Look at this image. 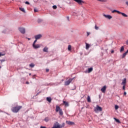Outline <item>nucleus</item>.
Returning a JSON list of instances; mask_svg holds the SVG:
<instances>
[{
	"label": "nucleus",
	"instance_id": "1",
	"mask_svg": "<svg viewBox=\"0 0 128 128\" xmlns=\"http://www.w3.org/2000/svg\"><path fill=\"white\" fill-rule=\"evenodd\" d=\"M66 124H64V122L62 123V125L60 126V124L58 122H56L54 126L52 127V128H64V125Z\"/></svg>",
	"mask_w": 128,
	"mask_h": 128
},
{
	"label": "nucleus",
	"instance_id": "2",
	"mask_svg": "<svg viewBox=\"0 0 128 128\" xmlns=\"http://www.w3.org/2000/svg\"><path fill=\"white\" fill-rule=\"evenodd\" d=\"M22 106H17L16 107H14L12 108V110L13 112H18V110H20V108H22Z\"/></svg>",
	"mask_w": 128,
	"mask_h": 128
},
{
	"label": "nucleus",
	"instance_id": "3",
	"mask_svg": "<svg viewBox=\"0 0 128 128\" xmlns=\"http://www.w3.org/2000/svg\"><path fill=\"white\" fill-rule=\"evenodd\" d=\"M74 2H78L80 6H82V4H86V2H84L82 0H74Z\"/></svg>",
	"mask_w": 128,
	"mask_h": 128
},
{
	"label": "nucleus",
	"instance_id": "4",
	"mask_svg": "<svg viewBox=\"0 0 128 128\" xmlns=\"http://www.w3.org/2000/svg\"><path fill=\"white\" fill-rule=\"evenodd\" d=\"M73 80H74V78H70L67 81L65 82L64 86L70 85V84L72 82Z\"/></svg>",
	"mask_w": 128,
	"mask_h": 128
},
{
	"label": "nucleus",
	"instance_id": "5",
	"mask_svg": "<svg viewBox=\"0 0 128 128\" xmlns=\"http://www.w3.org/2000/svg\"><path fill=\"white\" fill-rule=\"evenodd\" d=\"M18 30H20L21 34H26V29L24 28L20 27L18 28Z\"/></svg>",
	"mask_w": 128,
	"mask_h": 128
},
{
	"label": "nucleus",
	"instance_id": "6",
	"mask_svg": "<svg viewBox=\"0 0 128 128\" xmlns=\"http://www.w3.org/2000/svg\"><path fill=\"white\" fill-rule=\"evenodd\" d=\"M96 110L102 112V107L97 105L96 108L94 109L95 112H96Z\"/></svg>",
	"mask_w": 128,
	"mask_h": 128
},
{
	"label": "nucleus",
	"instance_id": "7",
	"mask_svg": "<svg viewBox=\"0 0 128 128\" xmlns=\"http://www.w3.org/2000/svg\"><path fill=\"white\" fill-rule=\"evenodd\" d=\"M103 16H104V18H108V20H111V18H112V16L110 15L103 14Z\"/></svg>",
	"mask_w": 128,
	"mask_h": 128
},
{
	"label": "nucleus",
	"instance_id": "8",
	"mask_svg": "<svg viewBox=\"0 0 128 128\" xmlns=\"http://www.w3.org/2000/svg\"><path fill=\"white\" fill-rule=\"evenodd\" d=\"M32 46L34 48L35 50H36V48H40V44H34V45H32Z\"/></svg>",
	"mask_w": 128,
	"mask_h": 128
},
{
	"label": "nucleus",
	"instance_id": "9",
	"mask_svg": "<svg viewBox=\"0 0 128 128\" xmlns=\"http://www.w3.org/2000/svg\"><path fill=\"white\" fill-rule=\"evenodd\" d=\"M42 34H39L38 35H36L34 36V38H36V40H40V38H42Z\"/></svg>",
	"mask_w": 128,
	"mask_h": 128
},
{
	"label": "nucleus",
	"instance_id": "10",
	"mask_svg": "<svg viewBox=\"0 0 128 128\" xmlns=\"http://www.w3.org/2000/svg\"><path fill=\"white\" fill-rule=\"evenodd\" d=\"M106 86H104L100 90L102 92H106Z\"/></svg>",
	"mask_w": 128,
	"mask_h": 128
},
{
	"label": "nucleus",
	"instance_id": "11",
	"mask_svg": "<svg viewBox=\"0 0 128 128\" xmlns=\"http://www.w3.org/2000/svg\"><path fill=\"white\" fill-rule=\"evenodd\" d=\"M126 78H124L122 80V82L121 83V84L123 86H126Z\"/></svg>",
	"mask_w": 128,
	"mask_h": 128
},
{
	"label": "nucleus",
	"instance_id": "12",
	"mask_svg": "<svg viewBox=\"0 0 128 128\" xmlns=\"http://www.w3.org/2000/svg\"><path fill=\"white\" fill-rule=\"evenodd\" d=\"M60 110H62V108H60V107L59 106H58V105H56V112H60Z\"/></svg>",
	"mask_w": 128,
	"mask_h": 128
},
{
	"label": "nucleus",
	"instance_id": "13",
	"mask_svg": "<svg viewBox=\"0 0 128 128\" xmlns=\"http://www.w3.org/2000/svg\"><path fill=\"white\" fill-rule=\"evenodd\" d=\"M43 52H48V48L45 46L43 49Z\"/></svg>",
	"mask_w": 128,
	"mask_h": 128
},
{
	"label": "nucleus",
	"instance_id": "14",
	"mask_svg": "<svg viewBox=\"0 0 128 128\" xmlns=\"http://www.w3.org/2000/svg\"><path fill=\"white\" fill-rule=\"evenodd\" d=\"M66 124H69L70 126H72V124H74V122H72L70 121H66Z\"/></svg>",
	"mask_w": 128,
	"mask_h": 128
},
{
	"label": "nucleus",
	"instance_id": "15",
	"mask_svg": "<svg viewBox=\"0 0 128 128\" xmlns=\"http://www.w3.org/2000/svg\"><path fill=\"white\" fill-rule=\"evenodd\" d=\"M119 14H122V16H124V18H128V15L124 12H120V13H119Z\"/></svg>",
	"mask_w": 128,
	"mask_h": 128
},
{
	"label": "nucleus",
	"instance_id": "16",
	"mask_svg": "<svg viewBox=\"0 0 128 128\" xmlns=\"http://www.w3.org/2000/svg\"><path fill=\"white\" fill-rule=\"evenodd\" d=\"M63 104L65 106H68V102H66L64 100L63 101Z\"/></svg>",
	"mask_w": 128,
	"mask_h": 128
},
{
	"label": "nucleus",
	"instance_id": "17",
	"mask_svg": "<svg viewBox=\"0 0 128 128\" xmlns=\"http://www.w3.org/2000/svg\"><path fill=\"white\" fill-rule=\"evenodd\" d=\"M112 14H114V12H117V14H120V12L118 10H113L112 11Z\"/></svg>",
	"mask_w": 128,
	"mask_h": 128
},
{
	"label": "nucleus",
	"instance_id": "18",
	"mask_svg": "<svg viewBox=\"0 0 128 128\" xmlns=\"http://www.w3.org/2000/svg\"><path fill=\"white\" fill-rule=\"evenodd\" d=\"M46 101L48 102H52V98H50V97H47L46 98Z\"/></svg>",
	"mask_w": 128,
	"mask_h": 128
},
{
	"label": "nucleus",
	"instance_id": "19",
	"mask_svg": "<svg viewBox=\"0 0 128 128\" xmlns=\"http://www.w3.org/2000/svg\"><path fill=\"white\" fill-rule=\"evenodd\" d=\"M86 50H88V48H90V45L89 44H87V43H86Z\"/></svg>",
	"mask_w": 128,
	"mask_h": 128
},
{
	"label": "nucleus",
	"instance_id": "20",
	"mask_svg": "<svg viewBox=\"0 0 128 128\" xmlns=\"http://www.w3.org/2000/svg\"><path fill=\"white\" fill-rule=\"evenodd\" d=\"M124 46H122L121 47V48L120 49V52H124Z\"/></svg>",
	"mask_w": 128,
	"mask_h": 128
},
{
	"label": "nucleus",
	"instance_id": "21",
	"mask_svg": "<svg viewBox=\"0 0 128 128\" xmlns=\"http://www.w3.org/2000/svg\"><path fill=\"white\" fill-rule=\"evenodd\" d=\"M19 10H20L21 12H24V14H26V10H24V8H20Z\"/></svg>",
	"mask_w": 128,
	"mask_h": 128
},
{
	"label": "nucleus",
	"instance_id": "22",
	"mask_svg": "<svg viewBox=\"0 0 128 128\" xmlns=\"http://www.w3.org/2000/svg\"><path fill=\"white\" fill-rule=\"evenodd\" d=\"M87 100L88 102H91L92 100H90V96H88Z\"/></svg>",
	"mask_w": 128,
	"mask_h": 128
},
{
	"label": "nucleus",
	"instance_id": "23",
	"mask_svg": "<svg viewBox=\"0 0 128 128\" xmlns=\"http://www.w3.org/2000/svg\"><path fill=\"white\" fill-rule=\"evenodd\" d=\"M126 54H128V53L126 52H125L124 53L122 56V58H124Z\"/></svg>",
	"mask_w": 128,
	"mask_h": 128
},
{
	"label": "nucleus",
	"instance_id": "24",
	"mask_svg": "<svg viewBox=\"0 0 128 128\" xmlns=\"http://www.w3.org/2000/svg\"><path fill=\"white\" fill-rule=\"evenodd\" d=\"M92 72V68H88V74H90V72Z\"/></svg>",
	"mask_w": 128,
	"mask_h": 128
},
{
	"label": "nucleus",
	"instance_id": "25",
	"mask_svg": "<svg viewBox=\"0 0 128 128\" xmlns=\"http://www.w3.org/2000/svg\"><path fill=\"white\" fill-rule=\"evenodd\" d=\"M114 120H116V122H118V124H120V121L118 119L116 118H114Z\"/></svg>",
	"mask_w": 128,
	"mask_h": 128
},
{
	"label": "nucleus",
	"instance_id": "26",
	"mask_svg": "<svg viewBox=\"0 0 128 128\" xmlns=\"http://www.w3.org/2000/svg\"><path fill=\"white\" fill-rule=\"evenodd\" d=\"M59 114L60 116H62L64 114V112H62V109L59 111Z\"/></svg>",
	"mask_w": 128,
	"mask_h": 128
},
{
	"label": "nucleus",
	"instance_id": "27",
	"mask_svg": "<svg viewBox=\"0 0 128 128\" xmlns=\"http://www.w3.org/2000/svg\"><path fill=\"white\" fill-rule=\"evenodd\" d=\"M30 68H34V64L32 63L30 64Z\"/></svg>",
	"mask_w": 128,
	"mask_h": 128
},
{
	"label": "nucleus",
	"instance_id": "28",
	"mask_svg": "<svg viewBox=\"0 0 128 128\" xmlns=\"http://www.w3.org/2000/svg\"><path fill=\"white\" fill-rule=\"evenodd\" d=\"M68 50H72V46L70 45L68 46Z\"/></svg>",
	"mask_w": 128,
	"mask_h": 128
},
{
	"label": "nucleus",
	"instance_id": "29",
	"mask_svg": "<svg viewBox=\"0 0 128 128\" xmlns=\"http://www.w3.org/2000/svg\"><path fill=\"white\" fill-rule=\"evenodd\" d=\"M52 8H54V10H56V8H57L58 7L54 5V6H52Z\"/></svg>",
	"mask_w": 128,
	"mask_h": 128
},
{
	"label": "nucleus",
	"instance_id": "30",
	"mask_svg": "<svg viewBox=\"0 0 128 128\" xmlns=\"http://www.w3.org/2000/svg\"><path fill=\"white\" fill-rule=\"evenodd\" d=\"M34 12H38V9L34 8Z\"/></svg>",
	"mask_w": 128,
	"mask_h": 128
},
{
	"label": "nucleus",
	"instance_id": "31",
	"mask_svg": "<svg viewBox=\"0 0 128 128\" xmlns=\"http://www.w3.org/2000/svg\"><path fill=\"white\" fill-rule=\"evenodd\" d=\"M37 41H38V40L36 39V40L33 42L32 46L36 44V42Z\"/></svg>",
	"mask_w": 128,
	"mask_h": 128
},
{
	"label": "nucleus",
	"instance_id": "32",
	"mask_svg": "<svg viewBox=\"0 0 128 128\" xmlns=\"http://www.w3.org/2000/svg\"><path fill=\"white\" fill-rule=\"evenodd\" d=\"M123 90H126V85H124L122 86Z\"/></svg>",
	"mask_w": 128,
	"mask_h": 128
},
{
	"label": "nucleus",
	"instance_id": "33",
	"mask_svg": "<svg viewBox=\"0 0 128 128\" xmlns=\"http://www.w3.org/2000/svg\"><path fill=\"white\" fill-rule=\"evenodd\" d=\"M115 110H118V105L115 106Z\"/></svg>",
	"mask_w": 128,
	"mask_h": 128
},
{
	"label": "nucleus",
	"instance_id": "34",
	"mask_svg": "<svg viewBox=\"0 0 128 128\" xmlns=\"http://www.w3.org/2000/svg\"><path fill=\"white\" fill-rule=\"evenodd\" d=\"M94 28H95V30H98V26H96V25L95 27H94Z\"/></svg>",
	"mask_w": 128,
	"mask_h": 128
},
{
	"label": "nucleus",
	"instance_id": "35",
	"mask_svg": "<svg viewBox=\"0 0 128 128\" xmlns=\"http://www.w3.org/2000/svg\"><path fill=\"white\" fill-rule=\"evenodd\" d=\"M4 56V54H3L2 52H0V56Z\"/></svg>",
	"mask_w": 128,
	"mask_h": 128
},
{
	"label": "nucleus",
	"instance_id": "36",
	"mask_svg": "<svg viewBox=\"0 0 128 128\" xmlns=\"http://www.w3.org/2000/svg\"><path fill=\"white\" fill-rule=\"evenodd\" d=\"M45 122H48V118H46L44 119Z\"/></svg>",
	"mask_w": 128,
	"mask_h": 128
},
{
	"label": "nucleus",
	"instance_id": "37",
	"mask_svg": "<svg viewBox=\"0 0 128 128\" xmlns=\"http://www.w3.org/2000/svg\"><path fill=\"white\" fill-rule=\"evenodd\" d=\"M25 4H30V2H26Z\"/></svg>",
	"mask_w": 128,
	"mask_h": 128
},
{
	"label": "nucleus",
	"instance_id": "38",
	"mask_svg": "<svg viewBox=\"0 0 128 128\" xmlns=\"http://www.w3.org/2000/svg\"><path fill=\"white\" fill-rule=\"evenodd\" d=\"M88 70H86L85 72H84V73L85 74H88Z\"/></svg>",
	"mask_w": 128,
	"mask_h": 128
},
{
	"label": "nucleus",
	"instance_id": "39",
	"mask_svg": "<svg viewBox=\"0 0 128 128\" xmlns=\"http://www.w3.org/2000/svg\"><path fill=\"white\" fill-rule=\"evenodd\" d=\"M90 34V32H87V36H88Z\"/></svg>",
	"mask_w": 128,
	"mask_h": 128
},
{
	"label": "nucleus",
	"instance_id": "40",
	"mask_svg": "<svg viewBox=\"0 0 128 128\" xmlns=\"http://www.w3.org/2000/svg\"><path fill=\"white\" fill-rule=\"evenodd\" d=\"M42 20H40V19H38V22H42Z\"/></svg>",
	"mask_w": 128,
	"mask_h": 128
},
{
	"label": "nucleus",
	"instance_id": "41",
	"mask_svg": "<svg viewBox=\"0 0 128 128\" xmlns=\"http://www.w3.org/2000/svg\"><path fill=\"white\" fill-rule=\"evenodd\" d=\"M114 50H112L111 53H112V54H114Z\"/></svg>",
	"mask_w": 128,
	"mask_h": 128
},
{
	"label": "nucleus",
	"instance_id": "42",
	"mask_svg": "<svg viewBox=\"0 0 128 128\" xmlns=\"http://www.w3.org/2000/svg\"><path fill=\"white\" fill-rule=\"evenodd\" d=\"M46 72H50V70L46 69Z\"/></svg>",
	"mask_w": 128,
	"mask_h": 128
},
{
	"label": "nucleus",
	"instance_id": "43",
	"mask_svg": "<svg viewBox=\"0 0 128 128\" xmlns=\"http://www.w3.org/2000/svg\"><path fill=\"white\" fill-rule=\"evenodd\" d=\"M40 128H46V126H41Z\"/></svg>",
	"mask_w": 128,
	"mask_h": 128
},
{
	"label": "nucleus",
	"instance_id": "44",
	"mask_svg": "<svg viewBox=\"0 0 128 128\" xmlns=\"http://www.w3.org/2000/svg\"><path fill=\"white\" fill-rule=\"evenodd\" d=\"M126 42V44H127V46H128V40H127Z\"/></svg>",
	"mask_w": 128,
	"mask_h": 128
},
{
	"label": "nucleus",
	"instance_id": "45",
	"mask_svg": "<svg viewBox=\"0 0 128 128\" xmlns=\"http://www.w3.org/2000/svg\"><path fill=\"white\" fill-rule=\"evenodd\" d=\"M124 96H126V92H124Z\"/></svg>",
	"mask_w": 128,
	"mask_h": 128
},
{
	"label": "nucleus",
	"instance_id": "46",
	"mask_svg": "<svg viewBox=\"0 0 128 128\" xmlns=\"http://www.w3.org/2000/svg\"><path fill=\"white\" fill-rule=\"evenodd\" d=\"M26 84H30V82H26Z\"/></svg>",
	"mask_w": 128,
	"mask_h": 128
},
{
	"label": "nucleus",
	"instance_id": "47",
	"mask_svg": "<svg viewBox=\"0 0 128 128\" xmlns=\"http://www.w3.org/2000/svg\"><path fill=\"white\" fill-rule=\"evenodd\" d=\"M68 20H70V17H67Z\"/></svg>",
	"mask_w": 128,
	"mask_h": 128
},
{
	"label": "nucleus",
	"instance_id": "48",
	"mask_svg": "<svg viewBox=\"0 0 128 128\" xmlns=\"http://www.w3.org/2000/svg\"><path fill=\"white\" fill-rule=\"evenodd\" d=\"M29 76H32V74L30 73V74H29Z\"/></svg>",
	"mask_w": 128,
	"mask_h": 128
},
{
	"label": "nucleus",
	"instance_id": "49",
	"mask_svg": "<svg viewBox=\"0 0 128 128\" xmlns=\"http://www.w3.org/2000/svg\"><path fill=\"white\" fill-rule=\"evenodd\" d=\"M28 40H30V38H28Z\"/></svg>",
	"mask_w": 128,
	"mask_h": 128
},
{
	"label": "nucleus",
	"instance_id": "50",
	"mask_svg": "<svg viewBox=\"0 0 128 128\" xmlns=\"http://www.w3.org/2000/svg\"><path fill=\"white\" fill-rule=\"evenodd\" d=\"M0 68H2V67L0 66Z\"/></svg>",
	"mask_w": 128,
	"mask_h": 128
},
{
	"label": "nucleus",
	"instance_id": "51",
	"mask_svg": "<svg viewBox=\"0 0 128 128\" xmlns=\"http://www.w3.org/2000/svg\"><path fill=\"white\" fill-rule=\"evenodd\" d=\"M62 82H64V80H62Z\"/></svg>",
	"mask_w": 128,
	"mask_h": 128
}]
</instances>
